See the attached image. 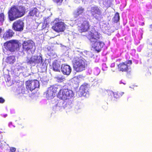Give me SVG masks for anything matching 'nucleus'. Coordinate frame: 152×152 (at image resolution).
I'll use <instances>...</instances> for the list:
<instances>
[{
    "label": "nucleus",
    "instance_id": "obj_1",
    "mask_svg": "<svg viewBox=\"0 0 152 152\" xmlns=\"http://www.w3.org/2000/svg\"><path fill=\"white\" fill-rule=\"evenodd\" d=\"M99 36L98 33L96 31L89 32L87 36L88 38L92 43V47L97 52L100 51L104 45L103 42L97 41L98 39L99 38Z\"/></svg>",
    "mask_w": 152,
    "mask_h": 152
},
{
    "label": "nucleus",
    "instance_id": "obj_2",
    "mask_svg": "<svg viewBox=\"0 0 152 152\" xmlns=\"http://www.w3.org/2000/svg\"><path fill=\"white\" fill-rule=\"evenodd\" d=\"M25 9L23 6H14L11 7L9 11V18L10 21H13L23 16Z\"/></svg>",
    "mask_w": 152,
    "mask_h": 152
},
{
    "label": "nucleus",
    "instance_id": "obj_3",
    "mask_svg": "<svg viewBox=\"0 0 152 152\" xmlns=\"http://www.w3.org/2000/svg\"><path fill=\"white\" fill-rule=\"evenodd\" d=\"M73 63L74 70L77 72L85 70L87 66L85 60L77 57L73 59Z\"/></svg>",
    "mask_w": 152,
    "mask_h": 152
},
{
    "label": "nucleus",
    "instance_id": "obj_4",
    "mask_svg": "<svg viewBox=\"0 0 152 152\" xmlns=\"http://www.w3.org/2000/svg\"><path fill=\"white\" fill-rule=\"evenodd\" d=\"M4 46L7 51L10 52H13L19 50V46H21V44L17 40H12L5 43Z\"/></svg>",
    "mask_w": 152,
    "mask_h": 152
},
{
    "label": "nucleus",
    "instance_id": "obj_5",
    "mask_svg": "<svg viewBox=\"0 0 152 152\" xmlns=\"http://www.w3.org/2000/svg\"><path fill=\"white\" fill-rule=\"evenodd\" d=\"M73 96L74 94L72 90L63 88L60 90L58 96L60 99L65 100L71 98Z\"/></svg>",
    "mask_w": 152,
    "mask_h": 152
},
{
    "label": "nucleus",
    "instance_id": "obj_6",
    "mask_svg": "<svg viewBox=\"0 0 152 152\" xmlns=\"http://www.w3.org/2000/svg\"><path fill=\"white\" fill-rule=\"evenodd\" d=\"M90 11L92 16L96 19L99 20L102 16L101 9L96 5L91 7Z\"/></svg>",
    "mask_w": 152,
    "mask_h": 152
},
{
    "label": "nucleus",
    "instance_id": "obj_7",
    "mask_svg": "<svg viewBox=\"0 0 152 152\" xmlns=\"http://www.w3.org/2000/svg\"><path fill=\"white\" fill-rule=\"evenodd\" d=\"M84 19L80 18V23L78 24L79 27L78 30L80 32H85L87 31L89 29L90 27L88 21L85 20Z\"/></svg>",
    "mask_w": 152,
    "mask_h": 152
},
{
    "label": "nucleus",
    "instance_id": "obj_8",
    "mask_svg": "<svg viewBox=\"0 0 152 152\" xmlns=\"http://www.w3.org/2000/svg\"><path fill=\"white\" fill-rule=\"evenodd\" d=\"M58 19H56L53 22L52 28L57 32L63 31L65 28V24L62 22H58Z\"/></svg>",
    "mask_w": 152,
    "mask_h": 152
},
{
    "label": "nucleus",
    "instance_id": "obj_9",
    "mask_svg": "<svg viewBox=\"0 0 152 152\" xmlns=\"http://www.w3.org/2000/svg\"><path fill=\"white\" fill-rule=\"evenodd\" d=\"M89 86L87 84H84L81 86L77 92V94L80 97L83 96L87 97L89 96L88 90Z\"/></svg>",
    "mask_w": 152,
    "mask_h": 152
},
{
    "label": "nucleus",
    "instance_id": "obj_10",
    "mask_svg": "<svg viewBox=\"0 0 152 152\" xmlns=\"http://www.w3.org/2000/svg\"><path fill=\"white\" fill-rule=\"evenodd\" d=\"M26 84L27 89L31 91L38 88L39 86V82L36 80L26 81Z\"/></svg>",
    "mask_w": 152,
    "mask_h": 152
},
{
    "label": "nucleus",
    "instance_id": "obj_11",
    "mask_svg": "<svg viewBox=\"0 0 152 152\" xmlns=\"http://www.w3.org/2000/svg\"><path fill=\"white\" fill-rule=\"evenodd\" d=\"M58 88L54 86H50L49 87L46 91V97L48 99H52L55 96Z\"/></svg>",
    "mask_w": 152,
    "mask_h": 152
},
{
    "label": "nucleus",
    "instance_id": "obj_12",
    "mask_svg": "<svg viewBox=\"0 0 152 152\" xmlns=\"http://www.w3.org/2000/svg\"><path fill=\"white\" fill-rule=\"evenodd\" d=\"M132 64L131 60H129L124 62L120 63L118 65V68L120 71L122 72L129 71L130 69L129 65Z\"/></svg>",
    "mask_w": 152,
    "mask_h": 152
},
{
    "label": "nucleus",
    "instance_id": "obj_13",
    "mask_svg": "<svg viewBox=\"0 0 152 152\" xmlns=\"http://www.w3.org/2000/svg\"><path fill=\"white\" fill-rule=\"evenodd\" d=\"M24 27V23L21 20L15 21L13 23L12 28L16 31H21L23 30Z\"/></svg>",
    "mask_w": 152,
    "mask_h": 152
},
{
    "label": "nucleus",
    "instance_id": "obj_14",
    "mask_svg": "<svg viewBox=\"0 0 152 152\" xmlns=\"http://www.w3.org/2000/svg\"><path fill=\"white\" fill-rule=\"evenodd\" d=\"M34 44L33 41L28 40L25 41L23 43V47L24 50L28 51L32 49Z\"/></svg>",
    "mask_w": 152,
    "mask_h": 152
},
{
    "label": "nucleus",
    "instance_id": "obj_15",
    "mask_svg": "<svg viewBox=\"0 0 152 152\" xmlns=\"http://www.w3.org/2000/svg\"><path fill=\"white\" fill-rule=\"evenodd\" d=\"M42 61V58L41 56H34L28 60V63L30 64L39 63Z\"/></svg>",
    "mask_w": 152,
    "mask_h": 152
},
{
    "label": "nucleus",
    "instance_id": "obj_16",
    "mask_svg": "<svg viewBox=\"0 0 152 152\" xmlns=\"http://www.w3.org/2000/svg\"><path fill=\"white\" fill-rule=\"evenodd\" d=\"M61 69V71L63 73L64 75H67L70 74L72 71L71 67L65 64L62 65Z\"/></svg>",
    "mask_w": 152,
    "mask_h": 152
},
{
    "label": "nucleus",
    "instance_id": "obj_17",
    "mask_svg": "<svg viewBox=\"0 0 152 152\" xmlns=\"http://www.w3.org/2000/svg\"><path fill=\"white\" fill-rule=\"evenodd\" d=\"M14 34L13 31L11 29H9L4 34L3 38L5 40L12 37Z\"/></svg>",
    "mask_w": 152,
    "mask_h": 152
},
{
    "label": "nucleus",
    "instance_id": "obj_18",
    "mask_svg": "<svg viewBox=\"0 0 152 152\" xmlns=\"http://www.w3.org/2000/svg\"><path fill=\"white\" fill-rule=\"evenodd\" d=\"M74 15L76 16H77L80 15H82L84 14V9L82 7H79L77 10L75 12Z\"/></svg>",
    "mask_w": 152,
    "mask_h": 152
},
{
    "label": "nucleus",
    "instance_id": "obj_19",
    "mask_svg": "<svg viewBox=\"0 0 152 152\" xmlns=\"http://www.w3.org/2000/svg\"><path fill=\"white\" fill-rule=\"evenodd\" d=\"M60 65L58 62H54L53 63V69L55 71H59L60 69Z\"/></svg>",
    "mask_w": 152,
    "mask_h": 152
},
{
    "label": "nucleus",
    "instance_id": "obj_20",
    "mask_svg": "<svg viewBox=\"0 0 152 152\" xmlns=\"http://www.w3.org/2000/svg\"><path fill=\"white\" fill-rule=\"evenodd\" d=\"M15 56H11L7 58L6 62L10 64H12L15 61Z\"/></svg>",
    "mask_w": 152,
    "mask_h": 152
},
{
    "label": "nucleus",
    "instance_id": "obj_21",
    "mask_svg": "<svg viewBox=\"0 0 152 152\" xmlns=\"http://www.w3.org/2000/svg\"><path fill=\"white\" fill-rule=\"evenodd\" d=\"M26 89L24 87L21 86L19 87L17 89V92L18 94H23L25 93Z\"/></svg>",
    "mask_w": 152,
    "mask_h": 152
},
{
    "label": "nucleus",
    "instance_id": "obj_22",
    "mask_svg": "<svg viewBox=\"0 0 152 152\" xmlns=\"http://www.w3.org/2000/svg\"><path fill=\"white\" fill-rule=\"evenodd\" d=\"M37 12V10L36 8H34L31 10L28 13V16H34L36 15V14Z\"/></svg>",
    "mask_w": 152,
    "mask_h": 152
},
{
    "label": "nucleus",
    "instance_id": "obj_23",
    "mask_svg": "<svg viewBox=\"0 0 152 152\" xmlns=\"http://www.w3.org/2000/svg\"><path fill=\"white\" fill-rule=\"evenodd\" d=\"M58 82H62L65 80V77L63 75H58L55 77Z\"/></svg>",
    "mask_w": 152,
    "mask_h": 152
},
{
    "label": "nucleus",
    "instance_id": "obj_24",
    "mask_svg": "<svg viewBox=\"0 0 152 152\" xmlns=\"http://www.w3.org/2000/svg\"><path fill=\"white\" fill-rule=\"evenodd\" d=\"M44 19V21L43 24V26L44 27V28H45V27H48L49 26L48 24L50 22L49 19L48 18H47L46 19V18H45Z\"/></svg>",
    "mask_w": 152,
    "mask_h": 152
},
{
    "label": "nucleus",
    "instance_id": "obj_25",
    "mask_svg": "<svg viewBox=\"0 0 152 152\" xmlns=\"http://www.w3.org/2000/svg\"><path fill=\"white\" fill-rule=\"evenodd\" d=\"M63 104V102H58L56 104V105L54 107V108L56 109L57 110H60V108L61 109L63 107L62 106Z\"/></svg>",
    "mask_w": 152,
    "mask_h": 152
},
{
    "label": "nucleus",
    "instance_id": "obj_26",
    "mask_svg": "<svg viewBox=\"0 0 152 152\" xmlns=\"http://www.w3.org/2000/svg\"><path fill=\"white\" fill-rule=\"evenodd\" d=\"M120 19V17L119 16V13H116L113 18V21L115 23H117Z\"/></svg>",
    "mask_w": 152,
    "mask_h": 152
},
{
    "label": "nucleus",
    "instance_id": "obj_27",
    "mask_svg": "<svg viewBox=\"0 0 152 152\" xmlns=\"http://www.w3.org/2000/svg\"><path fill=\"white\" fill-rule=\"evenodd\" d=\"M109 94L110 95L112 96H113L115 98H117L119 97V95H118L117 93L116 92H114L112 91H109L108 92Z\"/></svg>",
    "mask_w": 152,
    "mask_h": 152
},
{
    "label": "nucleus",
    "instance_id": "obj_28",
    "mask_svg": "<svg viewBox=\"0 0 152 152\" xmlns=\"http://www.w3.org/2000/svg\"><path fill=\"white\" fill-rule=\"evenodd\" d=\"M100 26L101 28L103 31H105V30H107V27L106 24H104L103 23H100Z\"/></svg>",
    "mask_w": 152,
    "mask_h": 152
},
{
    "label": "nucleus",
    "instance_id": "obj_29",
    "mask_svg": "<svg viewBox=\"0 0 152 152\" xmlns=\"http://www.w3.org/2000/svg\"><path fill=\"white\" fill-rule=\"evenodd\" d=\"M4 20V15L3 13L0 14V23H2Z\"/></svg>",
    "mask_w": 152,
    "mask_h": 152
},
{
    "label": "nucleus",
    "instance_id": "obj_30",
    "mask_svg": "<svg viewBox=\"0 0 152 152\" xmlns=\"http://www.w3.org/2000/svg\"><path fill=\"white\" fill-rule=\"evenodd\" d=\"M65 107L67 108H70L72 107V102H71L69 104V103H66L65 104Z\"/></svg>",
    "mask_w": 152,
    "mask_h": 152
},
{
    "label": "nucleus",
    "instance_id": "obj_31",
    "mask_svg": "<svg viewBox=\"0 0 152 152\" xmlns=\"http://www.w3.org/2000/svg\"><path fill=\"white\" fill-rule=\"evenodd\" d=\"M81 107L78 105L75 106V110L76 112H78L80 111Z\"/></svg>",
    "mask_w": 152,
    "mask_h": 152
},
{
    "label": "nucleus",
    "instance_id": "obj_32",
    "mask_svg": "<svg viewBox=\"0 0 152 152\" xmlns=\"http://www.w3.org/2000/svg\"><path fill=\"white\" fill-rule=\"evenodd\" d=\"M72 36L73 38H76V37L77 36V34L75 33H72Z\"/></svg>",
    "mask_w": 152,
    "mask_h": 152
},
{
    "label": "nucleus",
    "instance_id": "obj_33",
    "mask_svg": "<svg viewBox=\"0 0 152 152\" xmlns=\"http://www.w3.org/2000/svg\"><path fill=\"white\" fill-rule=\"evenodd\" d=\"M16 151V148H12L10 149V152H15Z\"/></svg>",
    "mask_w": 152,
    "mask_h": 152
},
{
    "label": "nucleus",
    "instance_id": "obj_34",
    "mask_svg": "<svg viewBox=\"0 0 152 152\" xmlns=\"http://www.w3.org/2000/svg\"><path fill=\"white\" fill-rule=\"evenodd\" d=\"M5 100L2 97H0V103H3L4 102Z\"/></svg>",
    "mask_w": 152,
    "mask_h": 152
},
{
    "label": "nucleus",
    "instance_id": "obj_35",
    "mask_svg": "<svg viewBox=\"0 0 152 152\" xmlns=\"http://www.w3.org/2000/svg\"><path fill=\"white\" fill-rule=\"evenodd\" d=\"M54 2H56L57 3H61L63 0H53Z\"/></svg>",
    "mask_w": 152,
    "mask_h": 152
},
{
    "label": "nucleus",
    "instance_id": "obj_36",
    "mask_svg": "<svg viewBox=\"0 0 152 152\" xmlns=\"http://www.w3.org/2000/svg\"><path fill=\"white\" fill-rule=\"evenodd\" d=\"M2 31V29L1 28H0V37H1V34Z\"/></svg>",
    "mask_w": 152,
    "mask_h": 152
},
{
    "label": "nucleus",
    "instance_id": "obj_37",
    "mask_svg": "<svg viewBox=\"0 0 152 152\" xmlns=\"http://www.w3.org/2000/svg\"><path fill=\"white\" fill-rule=\"evenodd\" d=\"M124 92H121L119 93V94L120 95V96H121L122 95H123L124 94Z\"/></svg>",
    "mask_w": 152,
    "mask_h": 152
},
{
    "label": "nucleus",
    "instance_id": "obj_38",
    "mask_svg": "<svg viewBox=\"0 0 152 152\" xmlns=\"http://www.w3.org/2000/svg\"><path fill=\"white\" fill-rule=\"evenodd\" d=\"M12 125V123L10 122L9 124V126L10 127H11V126Z\"/></svg>",
    "mask_w": 152,
    "mask_h": 152
},
{
    "label": "nucleus",
    "instance_id": "obj_39",
    "mask_svg": "<svg viewBox=\"0 0 152 152\" xmlns=\"http://www.w3.org/2000/svg\"><path fill=\"white\" fill-rule=\"evenodd\" d=\"M7 116V114H5V115H3V117L4 118L6 117Z\"/></svg>",
    "mask_w": 152,
    "mask_h": 152
},
{
    "label": "nucleus",
    "instance_id": "obj_40",
    "mask_svg": "<svg viewBox=\"0 0 152 152\" xmlns=\"http://www.w3.org/2000/svg\"><path fill=\"white\" fill-rule=\"evenodd\" d=\"M122 83H123L124 84H125V83H123L122 82V81H120V84Z\"/></svg>",
    "mask_w": 152,
    "mask_h": 152
},
{
    "label": "nucleus",
    "instance_id": "obj_41",
    "mask_svg": "<svg viewBox=\"0 0 152 152\" xmlns=\"http://www.w3.org/2000/svg\"><path fill=\"white\" fill-rule=\"evenodd\" d=\"M13 126L14 127H15V126Z\"/></svg>",
    "mask_w": 152,
    "mask_h": 152
},
{
    "label": "nucleus",
    "instance_id": "obj_42",
    "mask_svg": "<svg viewBox=\"0 0 152 152\" xmlns=\"http://www.w3.org/2000/svg\"><path fill=\"white\" fill-rule=\"evenodd\" d=\"M151 26H152V25Z\"/></svg>",
    "mask_w": 152,
    "mask_h": 152
}]
</instances>
